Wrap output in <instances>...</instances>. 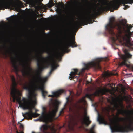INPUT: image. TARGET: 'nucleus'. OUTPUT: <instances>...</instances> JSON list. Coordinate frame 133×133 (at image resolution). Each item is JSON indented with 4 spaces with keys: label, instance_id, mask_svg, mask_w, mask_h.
Instances as JSON below:
<instances>
[{
    "label": "nucleus",
    "instance_id": "473e14b6",
    "mask_svg": "<svg viewBox=\"0 0 133 133\" xmlns=\"http://www.w3.org/2000/svg\"><path fill=\"white\" fill-rule=\"evenodd\" d=\"M28 1L30 4L32 3L33 2V0H28Z\"/></svg>",
    "mask_w": 133,
    "mask_h": 133
},
{
    "label": "nucleus",
    "instance_id": "aec40b11",
    "mask_svg": "<svg viewBox=\"0 0 133 133\" xmlns=\"http://www.w3.org/2000/svg\"><path fill=\"white\" fill-rule=\"evenodd\" d=\"M95 124H92V127L90 129V131L91 133H95L94 132V129L95 126Z\"/></svg>",
    "mask_w": 133,
    "mask_h": 133
},
{
    "label": "nucleus",
    "instance_id": "f704fd0d",
    "mask_svg": "<svg viewBox=\"0 0 133 133\" xmlns=\"http://www.w3.org/2000/svg\"><path fill=\"white\" fill-rule=\"evenodd\" d=\"M70 96H69L68 97H67V98H66V99H67V102H68L69 99H70Z\"/></svg>",
    "mask_w": 133,
    "mask_h": 133
},
{
    "label": "nucleus",
    "instance_id": "39448f33",
    "mask_svg": "<svg viewBox=\"0 0 133 133\" xmlns=\"http://www.w3.org/2000/svg\"><path fill=\"white\" fill-rule=\"evenodd\" d=\"M102 60V58H97L95 61L91 62L84 65V68H83L80 71L77 69H74V72H71L70 74L69 78L70 79H73L76 77L78 78L79 75L84 73L85 70H88L90 68L93 67L95 70L101 69L100 65V62Z\"/></svg>",
    "mask_w": 133,
    "mask_h": 133
},
{
    "label": "nucleus",
    "instance_id": "6ab92c4d",
    "mask_svg": "<svg viewBox=\"0 0 133 133\" xmlns=\"http://www.w3.org/2000/svg\"><path fill=\"white\" fill-rule=\"evenodd\" d=\"M46 108L45 107H43V111L42 114L41 118L43 119H44L45 117V114H46Z\"/></svg>",
    "mask_w": 133,
    "mask_h": 133
},
{
    "label": "nucleus",
    "instance_id": "4c0bfd02",
    "mask_svg": "<svg viewBox=\"0 0 133 133\" xmlns=\"http://www.w3.org/2000/svg\"><path fill=\"white\" fill-rule=\"evenodd\" d=\"M117 99L118 100H119V98L118 97V98H117Z\"/></svg>",
    "mask_w": 133,
    "mask_h": 133
},
{
    "label": "nucleus",
    "instance_id": "2f4dec72",
    "mask_svg": "<svg viewBox=\"0 0 133 133\" xmlns=\"http://www.w3.org/2000/svg\"><path fill=\"white\" fill-rule=\"evenodd\" d=\"M130 42L132 43H133V41H131L130 40ZM125 45H126L128 47H131V46H133V45H132V46H130V45H127V43H126V42L125 43Z\"/></svg>",
    "mask_w": 133,
    "mask_h": 133
},
{
    "label": "nucleus",
    "instance_id": "1a4fd4ad",
    "mask_svg": "<svg viewBox=\"0 0 133 133\" xmlns=\"http://www.w3.org/2000/svg\"><path fill=\"white\" fill-rule=\"evenodd\" d=\"M124 54H122L120 56L121 59L122 60V62H119V66L125 65L127 67L132 69L133 71V65L128 64L127 63L128 59L131 58L132 55L128 52V50L127 49H125L123 50Z\"/></svg>",
    "mask_w": 133,
    "mask_h": 133
},
{
    "label": "nucleus",
    "instance_id": "ea45409f",
    "mask_svg": "<svg viewBox=\"0 0 133 133\" xmlns=\"http://www.w3.org/2000/svg\"><path fill=\"white\" fill-rule=\"evenodd\" d=\"M2 22H3V21H2Z\"/></svg>",
    "mask_w": 133,
    "mask_h": 133
},
{
    "label": "nucleus",
    "instance_id": "393cba45",
    "mask_svg": "<svg viewBox=\"0 0 133 133\" xmlns=\"http://www.w3.org/2000/svg\"><path fill=\"white\" fill-rule=\"evenodd\" d=\"M122 23H123V26H124V25L123 24L124 23L125 24H126L127 22V21L125 19H122L121 21Z\"/></svg>",
    "mask_w": 133,
    "mask_h": 133
},
{
    "label": "nucleus",
    "instance_id": "bb28decb",
    "mask_svg": "<svg viewBox=\"0 0 133 133\" xmlns=\"http://www.w3.org/2000/svg\"><path fill=\"white\" fill-rule=\"evenodd\" d=\"M64 109L63 108L61 110L59 113V116H60L62 114L64 113Z\"/></svg>",
    "mask_w": 133,
    "mask_h": 133
},
{
    "label": "nucleus",
    "instance_id": "5701e85b",
    "mask_svg": "<svg viewBox=\"0 0 133 133\" xmlns=\"http://www.w3.org/2000/svg\"><path fill=\"white\" fill-rule=\"evenodd\" d=\"M23 88L24 89L29 90V92L30 91L29 87L26 84H25L24 85Z\"/></svg>",
    "mask_w": 133,
    "mask_h": 133
},
{
    "label": "nucleus",
    "instance_id": "f257e3e1",
    "mask_svg": "<svg viewBox=\"0 0 133 133\" xmlns=\"http://www.w3.org/2000/svg\"><path fill=\"white\" fill-rule=\"evenodd\" d=\"M115 21L114 17L110 18L109 23L106 26V29L112 36H116L117 39L120 38L125 41L128 45H133V43L130 42L131 35L132 34L130 29L129 28L126 30L120 24L115 23Z\"/></svg>",
    "mask_w": 133,
    "mask_h": 133
},
{
    "label": "nucleus",
    "instance_id": "4468645a",
    "mask_svg": "<svg viewBox=\"0 0 133 133\" xmlns=\"http://www.w3.org/2000/svg\"><path fill=\"white\" fill-rule=\"evenodd\" d=\"M65 92V91L64 89H60L56 92H53L52 93V95H48V96L51 97H53L54 96L56 97L57 98L61 94L64 93Z\"/></svg>",
    "mask_w": 133,
    "mask_h": 133
},
{
    "label": "nucleus",
    "instance_id": "ddd939ff",
    "mask_svg": "<svg viewBox=\"0 0 133 133\" xmlns=\"http://www.w3.org/2000/svg\"><path fill=\"white\" fill-rule=\"evenodd\" d=\"M58 108L57 105L55 104L54 105V109L51 111L49 112L48 115L52 119L54 117L58 111Z\"/></svg>",
    "mask_w": 133,
    "mask_h": 133
},
{
    "label": "nucleus",
    "instance_id": "58836bf2",
    "mask_svg": "<svg viewBox=\"0 0 133 133\" xmlns=\"http://www.w3.org/2000/svg\"><path fill=\"white\" fill-rule=\"evenodd\" d=\"M32 60V59H30V61H31Z\"/></svg>",
    "mask_w": 133,
    "mask_h": 133
},
{
    "label": "nucleus",
    "instance_id": "e433bc0d",
    "mask_svg": "<svg viewBox=\"0 0 133 133\" xmlns=\"http://www.w3.org/2000/svg\"><path fill=\"white\" fill-rule=\"evenodd\" d=\"M58 101H56V102L57 103H58Z\"/></svg>",
    "mask_w": 133,
    "mask_h": 133
},
{
    "label": "nucleus",
    "instance_id": "f3484780",
    "mask_svg": "<svg viewBox=\"0 0 133 133\" xmlns=\"http://www.w3.org/2000/svg\"><path fill=\"white\" fill-rule=\"evenodd\" d=\"M9 5V4L8 3L5 2L0 3V10L3 9L4 10L5 7L8 6Z\"/></svg>",
    "mask_w": 133,
    "mask_h": 133
},
{
    "label": "nucleus",
    "instance_id": "423d86ee",
    "mask_svg": "<svg viewBox=\"0 0 133 133\" xmlns=\"http://www.w3.org/2000/svg\"><path fill=\"white\" fill-rule=\"evenodd\" d=\"M11 78L12 82V85L10 94L11 97L13 98V102H15L16 100L20 106L22 107V105L25 103L27 98L23 97L21 100L20 96H21L22 94L16 88L17 83L16 81L14 76L12 75Z\"/></svg>",
    "mask_w": 133,
    "mask_h": 133
},
{
    "label": "nucleus",
    "instance_id": "4be33fe9",
    "mask_svg": "<svg viewBox=\"0 0 133 133\" xmlns=\"http://www.w3.org/2000/svg\"><path fill=\"white\" fill-rule=\"evenodd\" d=\"M86 102V101L85 99V97H83L82 99L79 100L78 103H85Z\"/></svg>",
    "mask_w": 133,
    "mask_h": 133
},
{
    "label": "nucleus",
    "instance_id": "2eb2a0df",
    "mask_svg": "<svg viewBox=\"0 0 133 133\" xmlns=\"http://www.w3.org/2000/svg\"><path fill=\"white\" fill-rule=\"evenodd\" d=\"M85 118L83 119V122L87 127H88L91 123V121L90 120L89 117L87 115V112L85 113Z\"/></svg>",
    "mask_w": 133,
    "mask_h": 133
},
{
    "label": "nucleus",
    "instance_id": "c85d7f7f",
    "mask_svg": "<svg viewBox=\"0 0 133 133\" xmlns=\"http://www.w3.org/2000/svg\"><path fill=\"white\" fill-rule=\"evenodd\" d=\"M126 26H127V28H130V29H131V28H132L133 27V26H132L131 25V24H130L129 25V26H128V24H127V25Z\"/></svg>",
    "mask_w": 133,
    "mask_h": 133
},
{
    "label": "nucleus",
    "instance_id": "9b49d317",
    "mask_svg": "<svg viewBox=\"0 0 133 133\" xmlns=\"http://www.w3.org/2000/svg\"><path fill=\"white\" fill-rule=\"evenodd\" d=\"M77 46V45L75 41V37L68 40L64 45L63 48L64 49L67 50L70 47L72 48L76 47Z\"/></svg>",
    "mask_w": 133,
    "mask_h": 133
},
{
    "label": "nucleus",
    "instance_id": "7c9ffc66",
    "mask_svg": "<svg viewBox=\"0 0 133 133\" xmlns=\"http://www.w3.org/2000/svg\"><path fill=\"white\" fill-rule=\"evenodd\" d=\"M124 6L125 7V8H124V10H125L127 9L129 7V6L128 5H124Z\"/></svg>",
    "mask_w": 133,
    "mask_h": 133
},
{
    "label": "nucleus",
    "instance_id": "a211bd4d",
    "mask_svg": "<svg viewBox=\"0 0 133 133\" xmlns=\"http://www.w3.org/2000/svg\"><path fill=\"white\" fill-rule=\"evenodd\" d=\"M12 63L14 69L16 72H17L18 71V67L16 65V63L14 60L12 61Z\"/></svg>",
    "mask_w": 133,
    "mask_h": 133
},
{
    "label": "nucleus",
    "instance_id": "7ed1b4c3",
    "mask_svg": "<svg viewBox=\"0 0 133 133\" xmlns=\"http://www.w3.org/2000/svg\"><path fill=\"white\" fill-rule=\"evenodd\" d=\"M119 113L121 114L125 115L128 117L129 124L128 125L123 126L120 123L121 121H124L125 119L123 117L119 118L118 115L116 120H111V121L112 125H110V128L112 132H128L133 131V112L130 110L127 111L120 109L119 110Z\"/></svg>",
    "mask_w": 133,
    "mask_h": 133
},
{
    "label": "nucleus",
    "instance_id": "412c9836",
    "mask_svg": "<svg viewBox=\"0 0 133 133\" xmlns=\"http://www.w3.org/2000/svg\"><path fill=\"white\" fill-rule=\"evenodd\" d=\"M6 47L7 46L5 44H4L3 46V47L6 50V54L10 52V50L9 49H6Z\"/></svg>",
    "mask_w": 133,
    "mask_h": 133
},
{
    "label": "nucleus",
    "instance_id": "dca6fc26",
    "mask_svg": "<svg viewBox=\"0 0 133 133\" xmlns=\"http://www.w3.org/2000/svg\"><path fill=\"white\" fill-rule=\"evenodd\" d=\"M98 120L99 121L100 124H104L106 122L104 117H101L99 115Z\"/></svg>",
    "mask_w": 133,
    "mask_h": 133
},
{
    "label": "nucleus",
    "instance_id": "cd10ccee",
    "mask_svg": "<svg viewBox=\"0 0 133 133\" xmlns=\"http://www.w3.org/2000/svg\"><path fill=\"white\" fill-rule=\"evenodd\" d=\"M115 103V106L117 108L118 107V104L117 102L115 101L114 100Z\"/></svg>",
    "mask_w": 133,
    "mask_h": 133
},
{
    "label": "nucleus",
    "instance_id": "c9c22d12",
    "mask_svg": "<svg viewBox=\"0 0 133 133\" xmlns=\"http://www.w3.org/2000/svg\"><path fill=\"white\" fill-rule=\"evenodd\" d=\"M69 92H70V95H71V91H70Z\"/></svg>",
    "mask_w": 133,
    "mask_h": 133
},
{
    "label": "nucleus",
    "instance_id": "0eeeda50",
    "mask_svg": "<svg viewBox=\"0 0 133 133\" xmlns=\"http://www.w3.org/2000/svg\"><path fill=\"white\" fill-rule=\"evenodd\" d=\"M37 65L39 68V71H38L37 75L38 78L39 79V80L36 78L35 79H34V84L36 89L41 90L42 96L44 98H45V96L48 94V92L44 90V82L47 80L48 77H45L43 78L40 76L41 72L44 68V67L42 66H41L39 63H38Z\"/></svg>",
    "mask_w": 133,
    "mask_h": 133
},
{
    "label": "nucleus",
    "instance_id": "b1692460",
    "mask_svg": "<svg viewBox=\"0 0 133 133\" xmlns=\"http://www.w3.org/2000/svg\"><path fill=\"white\" fill-rule=\"evenodd\" d=\"M13 17L12 16L10 17L7 18L6 19L7 20L9 21H12L13 20Z\"/></svg>",
    "mask_w": 133,
    "mask_h": 133
},
{
    "label": "nucleus",
    "instance_id": "9d476101",
    "mask_svg": "<svg viewBox=\"0 0 133 133\" xmlns=\"http://www.w3.org/2000/svg\"><path fill=\"white\" fill-rule=\"evenodd\" d=\"M109 90L105 88L103 89H101L98 90H97L93 94H87L85 95V97L90 99H91L92 96H99L100 94L102 95L105 94L108 92Z\"/></svg>",
    "mask_w": 133,
    "mask_h": 133
},
{
    "label": "nucleus",
    "instance_id": "20e7f679",
    "mask_svg": "<svg viewBox=\"0 0 133 133\" xmlns=\"http://www.w3.org/2000/svg\"><path fill=\"white\" fill-rule=\"evenodd\" d=\"M43 52L47 53L49 55L46 58H44L42 57L41 55L38 54L35 57H34L32 58L33 59H36L37 61V66L38 68V70L36 72V75L34 76V79H35L36 78L39 80L37 75L38 71H39V68L37 65L38 63H39L41 66L44 67V68L41 72L40 75L41 76V72L45 67L47 68L48 66L51 67V69L49 72V74L50 75L53 71L58 66V65L56 62L55 58L56 56V55L54 49H53L50 53L48 52V50Z\"/></svg>",
    "mask_w": 133,
    "mask_h": 133
},
{
    "label": "nucleus",
    "instance_id": "f8f14e48",
    "mask_svg": "<svg viewBox=\"0 0 133 133\" xmlns=\"http://www.w3.org/2000/svg\"><path fill=\"white\" fill-rule=\"evenodd\" d=\"M30 63H29L28 62H26L25 63L22 64V66L23 67L22 71L23 75L24 76H26L29 75L30 74V71L27 70L28 69L30 71H32V69L30 66Z\"/></svg>",
    "mask_w": 133,
    "mask_h": 133
},
{
    "label": "nucleus",
    "instance_id": "c756f323",
    "mask_svg": "<svg viewBox=\"0 0 133 133\" xmlns=\"http://www.w3.org/2000/svg\"><path fill=\"white\" fill-rule=\"evenodd\" d=\"M109 74L108 73H105L104 75V76L105 77H106L109 76Z\"/></svg>",
    "mask_w": 133,
    "mask_h": 133
},
{
    "label": "nucleus",
    "instance_id": "6e6552de",
    "mask_svg": "<svg viewBox=\"0 0 133 133\" xmlns=\"http://www.w3.org/2000/svg\"><path fill=\"white\" fill-rule=\"evenodd\" d=\"M25 103L22 105V108L24 109H28L29 111L22 113V115L25 119L28 120H31L32 117H35L39 116V114L36 113H33L32 111V103L31 100L27 99Z\"/></svg>",
    "mask_w": 133,
    "mask_h": 133
},
{
    "label": "nucleus",
    "instance_id": "72a5a7b5",
    "mask_svg": "<svg viewBox=\"0 0 133 133\" xmlns=\"http://www.w3.org/2000/svg\"><path fill=\"white\" fill-rule=\"evenodd\" d=\"M85 2L88 4H90L89 1L88 0H85Z\"/></svg>",
    "mask_w": 133,
    "mask_h": 133
},
{
    "label": "nucleus",
    "instance_id": "a878e982",
    "mask_svg": "<svg viewBox=\"0 0 133 133\" xmlns=\"http://www.w3.org/2000/svg\"><path fill=\"white\" fill-rule=\"evenodd\" d=\"M18 123L20 124L19 127L21 129H23L24 128L23 125L19 122H18Z\"/></svg>",
    "mask_w": 133,
    "mask_h": 133
},
{
    "label": "nucleus",
    "instance_id": "f03ea898",
    "mask_svg": "<svg viewBox=\"0 0 133 133\" xmlns=\"http://www.w3.org/2000/svg\"><path fill=\"white\" fill-rule=\"evenodd\" d=\"M112 3H108L107 0H102V5L101 6H98L97 8H95L93 13L91 14L89 13L88 16L80 18L79 21L77 22V24L82 26L87 25L88 23H92V17L98 14L105 9L110 10L111 12H113L114 10H117L120 6V3L119 2H116L115 0H114Z\"/></svg>",
    "mask_w": 133,
    "mask_h": 133
}]
</instances>
